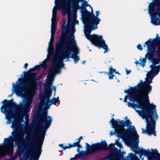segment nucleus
Instances as JSON below:
<instances>
[{"label": "nucleus", "mask_w": 160, "mask_h": 160, "mask_svg": "<svg viewBox=\"0 0 160 160\" xmlns=\"http://www.w3.org/2000/svg\"><path fill=\"white\" fill-rule=\"evenodd\" d=\"M36 118L39 122L40 129L38 135L35 136L36 138L38 139L37 142H35L34 139L31 138L28 140L27 150H33L32 155H34V156H31V160H38L41 154V148L45 137V134L47 130L50 126L52 119L50 116H48L46 111H43L40 114L36 116Z\"/></svg>", "instance_id": "nucleus-1"}, {"label": "nucleus", "mask_w": 160, "mask_h": 160, "mask_svg": "<svg viewBox=\"0 0 160 160\" xmlns=\"http://www.w3.org/2000/svg\"><path fill=\"white\" fill-rule=\"evenodd\" d=\"M94 13L93 12V9L91 12L85 18V21L83 22L85 25L84 34L87 39L90 40L92 44L98 47L99 49L102 48L105 49L104 53L109 51L108 47L105 43V40L102 38V36H99L96 34H90L92 30L97 28H95L96 26V18Z\"/></svg>", "instance_id": "nucleus-2"}, {"label": "nucleus", "mask_w": 160, "mask_h": 160, "mask_svg": "<svg viewBox=\"0 0 160 160\" xmlns=\"http://www.w3.org/2000/svg\"><path fill=\"white\" fill-rule=\"evenodd\" d=\"M138 97H130V101H135L137 104H141V108H138L141 109V110H136V111L138 113L142 119H145V122L149 120L155 116L157 113V109L155 105L151 104L150 103L148 102L142 100H141L137 98Z\"/></svg>", "instance_id": "nucleus-3"}, {"label": "nucleus", "mask_w": 160, "mask_h": 160, "mask_svg": "<svg viewBox=\"0 0 160 160\" xmlns=\"http://www.w3.org/2000/svg\"><path fill=\"white\" fill-rule=\"evenodd\" d=\"M63 26L60 39L56 43L55 51L56 53L64 49L75 46L76 43L75 36L73 33H71L69 36L67 37L68 34L66 32V28L64 24H63Z\"/></svg>", "instance_id": "nucleus-4"}, {"label": "nucleus", "mask_w": 160, "mask_h": 160, "mask_svg": "<svg viewBox=\"0 0 160 160\" xmlns=\"http://www.w3.org/2000/svg\"><path fill=\"white\" fill-rule=\"evenodd\" d=\"M2 103L3 105L1 108V111L4 114L5 119L8 120L6 124H10L12 119L14 118V109H16L17 103L13 102L12 99L9 100L5 99Z\"/></svg>", "instance_id": "nucleus-5"}, {"label": "nucleus", "mask_w": 160, "mask_h": 160, "mask_svg": "<svg viewBox=\"0 0 160 160\" xmlns=\"http://www.w3.org/2000/svg\"><path fill=\"white\" fill-rule=\"evenodd\" d=\"M21 124V122L18 120H14L12 122L11 128L14 130L12 132V136H9L8 138H5L3 142L4 145L8 147L13 146V142L18 145L20 144V142L18 140V131L20 128Z\"/></svg>", "instance_id": "nucleus-6"}, {"label": "nucleus", "mask_w": 160, "mask_h": 160, "mask_svg": "<svg viewBox=\"0 0 160 160\" xmlns=\"http://www.w3.org/2000/svg\"><path fill=\"white\" fill-rule=\"evenodd\" d=\"M78 49L77 47L76 43L75 44V46L70 47L67 49H64L62 51L56 53L61 58V63L62 65L61 67H62L63 63L62 60L65 58L68 59L70 58V56L71 55V53L73 52L71 58L74 59V63H76L78 61L80 60L79 56H77V55L78 53Z\"/></svg>", "instance_id": "nucleus-7"}, {"label": "nucleus", "mask_w": 160, "mask_h": 160, "mask_svg": "<svg viewBox=\"0 0 160 160\" xmlns=\"http://www.w3.org/2000/svg\"><path fill=\"white\" fill-rule=\"evenodd\" d=\"M26 99V100H23L18 105L17 104L16 109H18V113L21 117L22 118L24 116L26 120H27L29 118L28 112L31 110V106L33 98L32 97H27Z\"/></svg>", "instance_id": "nucleus-8"}, {"label": "nucleus", "mask_w": 160, "mask_h": 160, "mask_svg": "<svg viewBox=\"0 0 160 160\" xmlns=\"http://www.w3.org/2000/svg\"><path fill=\"white\" fill-rule=\"evenodd\" d=\"M136 86H137V91H141V93L139 92V94L135 95L134 97H138V98L141 100L150 103L148 94L152 90V87L151 85H148L141 82Z\"/></svg>", "instance_id": "nucleus-9"}, {"label": "nucleus", "mask_w": 160, "mask_h": 160, "mask_svg": "<svg viewBox=\"0 0 160 160\" xmlns=\"http://www.w3.org/2000/svg\"><path fill=\"white\" fill-rule=\"evenodd\" d=\"M86 151H82L79 153L80 158L82 159L89 154H93L97 151L103 150V141L91 145L86 143Z\"/></svg>", "instance_id": "nucleus-10"}, {"label": "nucleus", "mask_w": 160, "mask_h": 160, "mask_svg": "<svg viewBox=\"0 0 160 160\" xmlns=\"http://www.w3.org/2000/svg\"><path fill=\"white\" fill-rule=\"evenodd\" d=\"M114 145L111 144L108 146L106 141H103V150H108L111 151V154L112 155L115 160H125L123 156L126 153L125 152H121L120 149H118L114 147Z\"/></svg>", "instance_id": "nucleus-11"}, {"label": "nucleus", "mask_w": 160, "mask_h": 160, "mask_svg": "<svg viewBox=\"0 0 160 160\" xmlns=\"http://www.w3.org/2000/svg\"><path fill=\"white\" fill-rule=\"evenodd\" d=\"M34 68L30 69L27 72H24V77L27 82L24 84L26 87H29L31 88H36L37 85L38 79L36 78V75L37 73L36 72H32L35 71Z\"/></svg>", "instance_id": "nucleus-12"}, {"label": "nucleus", "mask_w": 160, "mask_h": 160, "mask_svg": "<svg viewBox=\"0 0 160 160\" xmlns=\"http://www.w3.org/2000/svg\"><path fill=\"white\" fill-rule=\"evenodd\" d=\"M129 129L130 130V133L124 135L125 138V137L128 139V142L132 148V146H135V143L138 144L139 136L137 133L134 126H132L131 125L130 126L129 128H127V129L124 128V131H126Z\"/></svg>", "instance_id": "nucleus-13"}, {"label": "nucleus", "mask_w": 160, "mask_h": 160, "mask_svg": "<svg viewBox=\"0 0 160 160\" xmlns=\"http://www.w3.org/2000/svg\"><path fill=\"white\" fill-rule=\"evenodd\" d=\"M158 119V116L157 114L150 120L146 122V130H145L143 128L142 129V133H147L149 135L153 134L154 136H156V132L155 131L156 121Z\"/></svg>", "instance_id": "nucleus-14"}, {"label": "nucleus", "mask_w": 160, "mask_h": 160, "mask_svg": "<svg viewBox=\"0 0 160 160\" xmlns=\"http://www.w3.org/2000/svg\"><path fill=\"white\" fill-rule=\"evenodd\" d=\"M138 144L135 143V146H132V149L136 154L140 155V158H141V156L143 155L145 156H147L148 160H156L157 159V157H154V155L149 151V149L146 150L142 148V149H141L140 147H138Z\"/></svg>", "instance_id": "nucleus-15"}, {"label": "nucleus", "mask_w": 160, "mask_h": 160, "mask_svg": "<svg viewBox=\"0 0 160 160\" xmlns=\"http://www.w3.org/2000/svg\"><path fill=\"white\" fill-rule=\"evenodd\" d=\"M68 0H64L61 2V0H55V3L58 9L63 8L62 13L65 15L71 13L70 6L68 2Z\"/></svg>", "instance_id": "nucleus-16"}, {"label": "nucleus", "mask_w": 160, "mask_h": 160, "mask_svg": "<svg viewBox=\"0 0 160 160\" xmlns=\"http://www.w3.org/2000/svg\"><path fill=\"white\" fill-rule=\"evenodd\" d=\"M2 143L0 144V159L6 156L12 157L13 156V147H8L4 145Z\"/></svg>", "instance_id": "nucleus-17"}, {"label": "nucleus", "mask_w": 160, "mask_h": 160, "mask_svg": "<svg viewBox=\"0 0 160 160\" xmlns=\"http://www.w3.org/2000/svg\"><path fill=\"white\" fill-rule=\"evenodd\" d=\"M18 82L20 84H18L16 85H15L14 83H12L13 86L14 87L16 93V94H19L20 96H22L24 95L23 92H24V89L29 88L31 90L35 89L36 88H31L29 87H26L24 86V84L27 82L26 81V82H23V79L22 78H19L18 80Z\"/></svg>", "instance_id": "nucleus-18"}, {"label": "nucleus", "mask_w": 160, "mask_h": 160, "mask_svg": "<svg viewBox=\"0 0 160 160\" xmlns=\"http://www.w3.org/2000/svg\"><path fill=\"white\" fill-rule=\"evenodd\" d=\"M44 88L45 90V93L41 98V102L43 104H44L46 101L49 100L52 94L50 84L49 83H47L46 85L44 86Z\"/></svg>", "instance_id": "nucleus-19"}, {"label": "nucleus", "mask_w": 160, "mask_h": 160, "mask_svg": "<svg viewBox=\"0 0 160 160\" xmlns=\"http://www.w3.org/2000/svg\"><path fill=\"white\" fill-rule=\"evenodd\" d=\"M60 67H55L53 65L49 68L47 77L49 80H53L57 73L60 72Z\"/></svg>", "instance_id": "nucleus-20"}, {"label": "nucleus", "mask_w": 160, "mask_h": 160, "mask_svg": "<svg viewBox=\"0 0 160 160\" xmlns=\"http://www.w3.org/2000/svg\"><path fill=\"white\" fill-rule=\"evenodd\" d=\"M159 43H160V37L159 36L158 34H157L156 38H153V39H152V38H150L145 42L143 47H145L146 45L148 47L150 45H156Z\"/></svg>", "instance_id": "nucleus-21"}, {"label": "nucleus", "mask_w": 160, "mask_h": 160, "mask_svg": "<svg viewBox=\"0 0 160 160\" xmlns=\"http://www.w3.org/2000/svg\"><path fill=\"white\" fill-rule=\"evenodd\" d=\"M151 22L155 26L160 25V12L156 11L153 13L151 17Z\"/></svg>", "instance_id": "nucleus-22"}, {"label": "nucleus", "mask_w": 160, "mask_h": 160, "mask_svg": "<svg viewBox=\"0 0 160 160\" xmlns=\"http://www.w3.org/2000/svg\"><path fill=\"white\" fill-rule=\"evenodd\" d=\"M147 50H149L150 52H153V54L156 56L160 55V43L150 45L148 47L147 46Z\"/></svg>", "instance_id": "nucleus-23"}, {"label": "nucleus", "mask_w": 160, "mask_h": 160, "mask_svg": "<svg viewBox=\"0 0 160 160\" xmlns=\"http://www.w3.org/2000/svg\"><path fill=\"white\" fill-rule=\"evenodd\" d=\"M116 129H114L115 131L114 132H112V131H111L110 133V136L115 134L118 138L123 139L125 138L124 135L129 134L130 132V130L129 129L122 132H119Z\"/></svg>", "instance_id": "nucleus-24"}, {"label": "nucleus", "mask_w": 160, "mask_h": 160, "mask_svg": "<svg viewBox=\"0 0 160 160\" xmlns=\"http://www.w3.org/2000/svg\"><path fill=\"white\" fill-rule=\"evenodd\" d=\"M137 86H135L134 87H130L131 89L125 90L124 92L126 93H128L129 94V98L130 100V97H134L135 95L139 94V92L137 91Z\"/></svg>", "instance_id": "nucleus-25"}, {"label": "nucleus", "mask_w": 160, "mask_h": 160, "mask_svg": "<svg viewBox=\"0 0 160 160\" xmlns=\"http://www.w3.org/2000/svg\"><path fill=\"white\" fill-rule=\"evenodd\" d=\"M150 58L149 59H150V62L152 63L151 65H156L159 64L160 63V61L159 58H158V57H157L155 55L153 54V52H151Z\"/></svg>", "instance_id": "nucleus-26"}, {"label": "nucleus", "mask_w": 160, "mask_h": 160, "mask_svg": "<svg viewBox=\"0 0 160 160\" xmlns=\"http://www.w3.org/2000/svg\"><path fill=\"white\" fill-rule=\"evenodd\" d=\"M110 122L111 123L112 128L120 129V125L121 122V120L120 119H117L115 120L114 118H112Z\"/></svg>", "instance_id": "nucleus-27"}, {"label": "nucleus", "mask_w": 160, "mask_h": 160, "mask_svg": "<svg viewBox=\"0 0 160 160\" xmlns=\"http://www.w3.org/2000/svg\"><path fill=\"white\" fill-rule=\"evenodd\" d=\"M58 102H60L59 99V97L57 98H53L52 100H49L48 101L46 102L44 104L46 107H49V105H51L52 104L56 105V103Z\"/></svg>", "instance_id": "nucleus-28"}, {"label": "nucleus", "mask_w": 160, "mask_h": 160, "mask_svg": "<svg viewBox=\"0 0 160 160\" xmlns=\"http://www.w3.org/2000/svg\"><path fill=\"white\" fill-rule=\"evenodd\" d=\"M150 68L151 69L149 72H152L153 73L155 74V75H157L160 72V64L158 66L150 65Z\"/></svg>", "instance_id": "nucleus-29"}, {"label": "nucleus", "mask_w": 160, "mask_h": 160, "mask_svg": "<svg viewBox=\"0 0 160 160\" xmlns=\"http://www.w3.org/2000/svg\"><path fill=\"white\" fill-rule=\"evenodd\" d=\"M132 124V122L131 121L127 119L126 121L124 120H121L120 125V129L124 128L125 126L128 127Z\"/></svg>", "instance_id": "nucleus-30"}, {"label": "nucleus", "mask_w": 160, "mask_h": 160, "mask_svg": "<svg viewBox=\"0 0 160 160\" xmlns=\"http://www.w3.org/2000/svg\"><path fill=\"white\" fill-rule=\"evenodd\" d=\"M150 52L149 50H147V53L145 55V57L143 58L142 60L141 59H140V60L142 62V66H144L145 65V63L146 62V59H147L148 61L150 62V59L149 58H150Z\"/></svg>", "instance_id": "nucleus-31"}, {"label": "nucleus", "mask_w": 160, "mask_h": 160, "mask_svg": "<svg viewBox=\"0 0 160 160\" xmlns=\"http://www.w3.org/2000/svg\"><path fill=\"white\" fill-rule=\"evenodd\" d=\"M87 7H81L80 9H81V12L82 17L85 18L88 14L89 13L90 11H88L87 8Z\"/></svg>", "instance_id": "nucleus-32"}, {"label": "nucleus", "mask_w": 160, "mask_h": 160, "mask_svg": "<svg viewBox=\"0 0 160 160\" xmlns=\"http://www.w3.org/2000/svg\"><path fill=\"white\" fill-rule=\"evenodd\" d=\"M87 7H81L80 9H81V12L82 17L85 18L88 14L89 13L90 11H88L87 8Z\"/></svg>", "instance_id": "nucleus-33"}, {"label": "nucleus", "mask_w": 160, "mask_h": 160, "mask_svg": "<svg viewBox=\"0 0 160 160\" xmlns=\"http://www.w3.org/2000/svg\"><path fill=\"white\" fill-rule=\"evenodd\" d=\"M87 7H81L80 9H81V12L82 17L85 18L88 14L89 13L90 11H88L87 8Z\"/></svg>", "instance_id": "nucleus-34"}, {"label": "nucleus", "mask_w": 160, "mask_h": 160, "mask_svg": "<svg viewBox=\"0 0 160 160\" xmlns=\"http://www.w3.org/2000/svg\"><path fill=\"white\" fill-rule=\"evenodd\" d=\"M134 101H133V102L132 103L130 102H127V105L128 107H130L132 108H133L134 109H135L137 108H141V104H137V103H134Z\"/></svg>", "instance_id": "nucleus-35"}, {"label": "nucleus", "mask_w": 160, "mask_h": 160, "mask_svg": "<svg viewBox=\"0 0 160 160\" xmlns=\"http://www.w3.org/2000/svg\"><path fill=\"white\" fill-rule=\"evenodd\" d=\"M96 15L95 17L96 18V26H95V28H98L97 25L99 23V22L101 21L100 19L98 18L99 14L100 13L99 11H96Z\"/></svg>", "instance_id": "nucleus-36"}, {"label": "nucleus", "mask_w": 160, "mask_h": 160, "mask_svg": "<svg viewBox=\"0 0 160 160\" xmlns=\"http://www.w3.org/2000/svg\"><path fill=\"white\" fill-rule=\"evenodd\" d=\"M130 156L128 155L127 157L128 159L131 158L132 160H140L135 155L133 154L132 153H129Z\"/></svg>", "instance_id": "nucleus-37"}, {"label": "nucleus", "mask_w": 160, "mask_h": 160, "mask_svg": "<svg viewBox=\"0 0 160 160\" xmlns=\"http://www.w3.org/2000/svg\"><path fill=\"white\" fill-rule=\"evenodd\" d=\"M155 5L154 4V3H151L149 6V11L151 13H152V15L153 14V12L155 11Z\"/></svg>", "instance_id": "nucleus-38"}, {"label": "nucleus", "mask_w": 160, "mask_h": 160, "mask_svg": "<svg viewBox=\"0 0 160 160\" xmlns=\"http://www.w3.org/2000/svg\"><path fill=\"white\" fill-rule=\"evenodd\" d=\"M111 154V151H110V153L106 156L104 158L101 159L100 160H115L114 157Z\"/></svg>", "instance_id": "nucleus-39"}, {"label": "nucleus", "mask_w": 160, "mask_h": 160, "mask_svg": "<svg viewBox=\"0 0 160 160\" xmlns=\"http://www.w3.org/2000/svg\"><path fill=\"white\" fill-rule=\"evenodd\" d=\"M151 150L152 151L151 152L152 154H155L154 157H156L157 158H159L160 159V153L158 152V151L156 149L153 150L152 148Z\"/></svg>", "instance_id": "nucleus-40"}, {"label": "nucleus", "mask_w": 160, "mask_h": 160, "mask_svg": "<svg viewBox=\"0 0 160 160\" xmlns=\"http://www.w3.org/2000/svg\"><path fill=\"white\" fill-rule=\"evenodd\" d=\"M54 37H51L50 41L49 43V47L50 48L52 49V50H54L53 43L54 42Z\"/></svg>", "instance_id": "nucleus-41"}, {"label": "nucleus", "mask_w": 160, "mask_h": 160, "mask_svg": "<svg viewBox=\"0 0 160 160\" xmlns=\"http://www.w3.org/2000/svg\"><path fill=\"white\" fill-rule=\"evenodd\" d=\"M155 74L151 72H148L147 74V77L148 78H151V80L152 81L154 77L156 76Z\"/></svg>", "instance_id": "nucleus-42"}, {"label": "nucleus", "mask_w": 160, "mask_h": 160, "mask_svg": "<svg viewBox=\"0 0 160 160\" xmlns=\"http://www.w3.org/2000/svg\"><path fill=\"white\" fill-rule=\"evenodd\" d=\"M56 19H55L52 18L51 21V28H54V29L56 28Z\"/></svg>", "instance_id": "nucleus-43"}, {"label": "nucleus", "mask_w": 160, "mask_h": 160, "mask_svg": "<svg viewBox=\"0 0 160 160\" xmlns=\"http://www.w3.org/2000/svg\"><path fill=\"white\" fill-rule=\"evenodd\" d=\"M140 82L141 83L144 84L148 85H151L150 84L152 82V80H150L148 79H146V81L142 82V81L141 80Z\"/></svg>", "instance_id": "nucleus-44"}, {"label": "nucleus", "mask_w": 160, "mask_h": 160, "mask_svg": "<svg viewBox=\"0 0 160 160\" xmlns=\"http://www.w3.org/2000/svg\"><path fill=\"white\" fill-rule=\"evenodd\" d=\"M57 15V9L55 8L53 9L52 11V18L56 19Z\"/></svg>", "instance_id": "nucleus-45"}, {"label": "nucleus", "mask_w": 160, "mask_h": 160, "mask_svg": "<svg viewBox=\"0 0 160 160\" xmlns=\"http://www.w3.org/2000/svg\"><path fill=\"white\" fill-rule=\"evenodd\" d=\"M120 138H118L116 140V142L114 143V144H115L117 145L118 147L120 148H122V145L121 143L119 142V140Z\"/></svg>", "instance_id": "nucleus-46"}, {"label": "nucleus", "mask_w": 160, "mask_h": 160, "mask_svg": "<svg viewBox=\"0 0 160 160\" xmlns=\"http://www.w3.org/2000/svg\"><path fill=\"white\" fill-rule=\"evenodd\" d=\"M40 67H42L43 69H46L47 66V62L44 61H43L42 62V64L40 65Z\"/></svg>", "instance_id": "nucleus-47"}, {"label": "nucleus", "mask_w": 160, "mask_h": 160, "mask_svg": "<svg viewBox=\"0 0 160 160\" xmlns=\"http://www.w3.org/2000/svg\"><path fill=\"white\" fill-rule=\"evenodd\" d=\"M108 75L109 77V79H112L113 77L114 76L113 73H111V72L109 71V73H108Z\"/></svg>", "instance_id": "nucleus-48"}, {"label": "nucleus", "mask_w": 160, "mask_h": 160, "mask_svg": "<svg viewBox=\"0 0 160 160\" xmlns=\"http://www.w3.org/2000/svg\"><path fill=\"white\" fill-rule=\"evenodd\" d=\"M72 11L73 13H76L77 11V10L80 9V8L75 7L73 6H72Z\"/></svg>", "instance_id": "nucleus-49"}, {"label": "nucleus", "mask_w": 160, "mask_h": 160, "mask_svg": "<svg viewBox=\"0 0 160 160\" xmlns=\"http://www.w3.org/2000/svg\"><path fill=\"white\" fill-rule=\"evenodd\" d=\"M80 143H79L78 142H74L73 143V144H72L70 143V145L71 146V148L72 147H78V145H79V144Z\"/></svg>", "instance_id": "nucleus-50"}, {"label": "nucleus", "mask_w": 160, "mask_h": 160, "mask_svg": "<svg viewBox=\"0 0 160 160\" xmlns=\"http://www.w3.org/2000/svg\"><path fill=\"white\" fill-rule=\"evenodd\" d=\"M109 71L111 72V73H113L114 72H116V69H113L112 66H109Z\"/></svg>", "instance_id": "nucleus-51"}, {"label": "nucleus", "mask_w": 160, "mask_h": 160, "mask_svg": "<svg viewBox=\"0 0 160 160\" xmlns=\"http://www.w3.org/2000/svg\"><path fill=\"white\" fill-rule=\"evenodd\" d=\"M83 3L82 4V7H87V2H86L85 0L82 1Z\"/></svg>", "instance_id": "nucleus-52"}, {"label": "nucleus", "mask_w": 160, "mask_h": 160, "mask_svg": "<svg viewBox=\"0 0 160 160\" xmlns=\"http://www.w3.org/2000/svg\"><path fill=\"white\" fill-rule=\"evenodd\" d=\"M67 144L68 145V146H66V145L64 146L63 148V150L68 148H71L70 145V143H68Z\"/></svg>", "instance_id": "nucleus-53"}, {"label": "nucleus", "mask_w": 160, "mask_h": 160, "mask_svg": "<svg viewBox=\"0 0 160 160\" xmlns=\"http://www.w3.org/2000/svg\"><path fill=\"white\" fill-rule=\"evenodd\" d=\"M137 48L138 49L140 50V51H142L143 50V48L142 46V45L140 44H139L137 46Z\"/></svg>", "instance_id": "nucleus-54"}, {"label": "nucleus", "mask_w": 160, "mask_h": 160, "mask_svg": "<svg viewBox=\"0 0 160 160\" xmlns=\"http://www.w3.org/2000/svg\"><path fill=\"white\" fill-rule=\"evenodd\" d=\"M40 65H37L35 66L34 67V68H35V70L36 71V70L40 69Z\"/></svg>", "instance_id": "nucleus-55"}, {"label": "nucleus", "mask_w": 160, "mask_h": 160, "mask_svg": "<svg viewBox=\"0 0 160 160\" xmlns=\"http://www.w3.org/2000/svg\"><path fill=\"white\" fill-rule=\"evenodd\" d=\"M155 3L157 4L156 5L158 6H160V0H156Z\"/></svg>", "instance_id": "nucleus-56"}, {"label": "nucleus", "mask_w": 160, "mask_h": 160, "mask_svg": "<svg viewBox=\"0 0 160 160\" xmlns=\"http://www.w3.org/2000/svg\"><path fill=\"white\" fill-rule=\"evenodd\" d=\"M81 139H83V138L82 136H81L79 138H78L77 140H78L77 142H79V143H80L81 140Z\"/></svg>", "instance_id": "nucleus-57"}, {"label": "nucleus", "mask_w": 160, "mask_h": 160, "mask_svg": "<svg viewBox=\"0 0 160 160\" xmlns=\"http://www.w3.org/2000/svg\"><path fill=\"white\" fill-rule=\"evenodd\" d=\"M126 74L127 75H128V74L130 73L131 72V70H128L127 68L126 69Z\"/></svg>", "instance_id": "nucleus-58"}, {"label": "nucleus", "mask_w": 160, "mask_h": 160, "mask_svg": "<svg viewBox=\"0 0 160 160\" xmlns=\"http://www.w3.org/2000/svg\"><path fill=\"white\" fill-rule=\"evenodd\" d=\"M75 157L76 158H80V156L79 154H77L75 155Z\"/></svg>", "instance_id": "nucleus-59"}, {"label": "nucleus", "mask_w": 160, "mask_h": 160, "mask_svg": "<svg viewBox=\"0 0 160 160\" xmlns=\"http://www.w3.org/2000/svg\"><path fill=\"white\" fill-rule=\"evenodd\" d=\"M51 36L52 37H54L55 35V32H52V31L51 32Z\"/></svg>", "instance_id": "nucleus-60"}, {"label": "nucleus", "mask_w": 160, "mask_h": 160, "mask_svg": "<svg viewBox=\"0 0 160 160\" xmlns=\"http://www.w3.org/2000/svg\"><path fill=\"white\" fill-rule=\"evenodd\" d=\"M28 66V64L27 63H26L24 65V68L26 69H27V68Z\"/></svg>", "instance_id": "nucleus-61"}, {"label": "nucleus", "mask_w": 160, "mask_h": 160, "mask_svg": "<svg viewBox=\"0 0 160 160\" xmlns=\"http://www.w3.org/2000/svg\"><path fill=\"white\" fill-rule=\"evenodd\" d=\"M77 147L79 149H80V148H82V146L80 143L79 144V145H78Z\"/></svg>", "instance_id": "nucleus-62"}, {"label": "nucleus", "mask_w": 160, "mask_h": 160, "mask_svg": "<svg viewBox=\"0 0 160 160\" xmlns=\"http://www.w3.org/2000/svg\"><path fill=\"white\" fill-rule=\"evenodd\" d=\"M74 22L75 24H78L79 23L78 21L76 19L74 21Z\"/></svg>", "instance_id": "nucleus-63"}, {"label": "nucleus", "mask_w": 160, "mask_h": 160, "mask_svg": "<svg viewBox=\"0 0 160 160\" xmlns=\"http://www.w3.org/2000/svg\"><path fill=\"white\" fill-rule=\"evenodd\" d=\"M135 63L136 64H139L140 65H141V63L139 62H138L137 61H136L135 62Z\"/></svg>", "instance_id": "nucleus-64"}]
</instances>
